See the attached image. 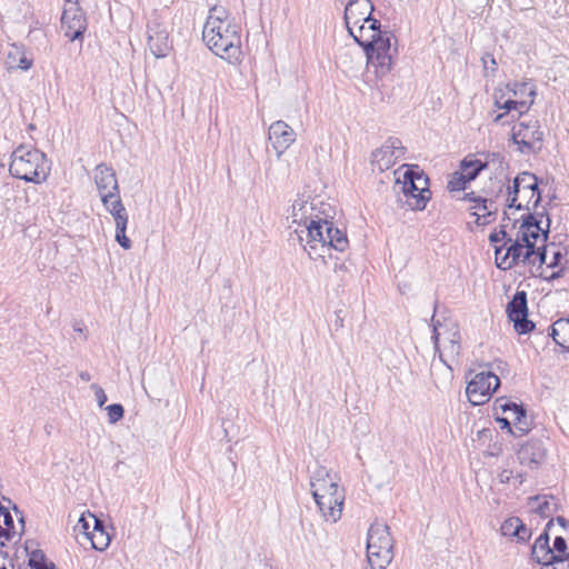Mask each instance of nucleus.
<instances>
[{
    "label": "nucleus",
    "instance_id": "obj_1",
    "mask_svg": "<svg viewBox=\"0 0 569 569\" xmlns=\"http://www.w3.org/2000/svg\"><path fill=\"white\" fill-rule=\"evenodd\" d=\"M202 39L210 51L229 63L237 64L242 60L240 27L226 8L214 6L209 10Z\"/></svg>",
    "mask_w": 569,
    "mask_h": 569
},
{
    "label": "nucleus",
    "instance_id": "obj_2",
    "mask_svg": "<svg viewBox=\"0 0 569 569\" xmlns=\"http://www.w3.org/2000/svg\"><path fill=\"white\" fill-rule=\"evenodd\" d=\"M310 487L312 497L325 521L335 523L342 515L345 492L338 485L336 475L322 466H318L311 475Z\"/></svg>",
    "mask_w": 569,
    "mask_h": 569
},
{
    "label": "nucleus",
    "instance_id": "obj_3",
    "mask_svg": "<svg viewBox=\"0 0 569 569\" xmlns=\"http://www.w3.org/2000/svg\"><path fill=\"white\" fill-rule=\"evenodd\" d=\"M331 218L330 212L326 214L325 221L315 223L311 221L310 227L307 228H295L296 240L303 246L308 251L310 258L313 254L321 257L322 254L317 252L318 249H335L337 251H345L348 247V239L343 231L338 228H333L332 222L329 221Z\"/></svg>",
    "mask_w": 569,
    "mask_h": 569
},
{
    "label": "nucleus",
    "instance_id": "obj_4",
    "mask_svg": "<svg viewBox=\"0 0 569 569\" xmlns=\"http://www.w3.org/2000/svg\"><path fill=\"white\" fill-rule=\"evenodd\" d=\"M50 169V161L38 149L20 144L11 154L9 171L14 178L41 183L47 180Z\"/></svg>",
    "mask_w": 569,
    "mask_h": 569
},
{
    "label": "nucleus",
    "instance_id": "obj_5",
    "mask_svg": "<svg viewBox=\"0 0 569 569\" xmlns=\"http://www.w3.org/2000/svg\"><path fill=\"white\" fill-rule=\"evenodd\" d=\"M495 258L497 267L501 270L511 269L519 263L532 266L539 263L541 266L546 262V248L527 244L516 236L505 251L502 247H495Z\"/></svg>",
    "mask_w": 569,
    "mask_h": 569
},
{
    "label": "nucleus",
    "instance_id": "obj_6",
    "mask_svg": "<svg viewBox=\"0 0 569 569\" xmlns=\"http://www.w3.org/2000/svg\"><path fill=\"white\" fill-rule=\"evenodd\" d=\"M331 211L329 204L309 196H298L287 214V221L289 222V229H291V240H295V228H307L310 227L311 221L319 223L325 221L326 214Z\"/></svg>",
    "mask_w": 569,
    "mask_h": 569
},
{
    "label": "nucleus",
    "instance_id": "obj_7",
    "mask_svg": "<svg viewBox=\"0 0 569 569\" xmlns=\"http://www.w3.org/2000/svg\"><path fill=\"white\" fill-rule=\"evenodd\" d=\"M367 558L372 569H386L393 559V539L389 527L375 521L367 537Z\"/></svg>",
    "mask_w": 569,
    "mask_h": 569
},
{
    "label": "nucleus",
    "instance_id": "obj_8",
    "mask_svg": "<svg viewBox=\"0 0 569 569\" xmlns=\"http://www.w3.org/2000/svg\"><path fill=\"white\" fill-rule=\"evenodd\" d=\"M541 200L540 191L538 188V179L530 172L519 173L512 182V186H508V199L509 208L521 209L530 204L537 207Z\"/></svg>",
    "mask_w": 569,
    "mask_h": 569
},
{
    "label": "nucleus",
    "instance_id": "obj_9",
    "mask_svg": "<svg viewBox=\"0 0 569 569\" xmlns=\"http://www.w3.org/2000/svg\"><path fill=\"white\" fill-rule=\"evenodd\" d=\"M432 339L435 348L439 353L440 360L449 368L460 355V332L455 322L440 323L433 326Z\"/></svg>",
    "mask_w": 569,
    "mask_h": 569
},
{
    "label": "nucleus",
    "instance_id": "obj_10",
    "mask_svg": "<svg viewBox=\"0 0 569 569\" xmlns=\"http://www.w3.org/2000/svg\"><path fill=\"white\" fill-rule=\"evenodd\" d=\"M392 41L396 42L393 34L380 30L372 46L365 52L368 63L376 68V73L379 77L391 70L393 57L397 53V49L392 47Z\"/></svg>",
    "mask_w": 569,
    "mask_h": 569
},
{
    "label": "nucleus",
    "instance_id": "obj_11",
    "mask_svg": "<svg viewBox=\"0 0 569 569\" xmlns=\"http://www.w3.org/2000/svg\"><path fill=\"white\" fill-rule=\"evenodd\" d=\"M537 88L532 80L507 84L493 93V107H531L535 103Z\"/></svg>",
    "mask_w": 569,
    "mask_h": 569
},
{
    "label": "nucleus",
    "instance_id": "obj_12",
    "mask_svg": "<svg viewBox=\"0 0 569 569\" xmlns=\"http://www.w3.org/2000/svg\"><path fill=\"white\" fill-rule=\"evenodd\" d=\"M500 386V379L492 371H481L468 382L466 393L472 406L486 403Z\"/></svg>",
    "mask_w": 569,
    "mask_h": 569
},
{
    "label": "nucleus",
    "instance_id": "obj_13",
    "mask_svg": "<svg viewBox=\"0 0 569 569\" xmlns=\"http://www.w3.org/2000/svg\"><path fill=\"white\" fill-rule=\"evenodd\" d=\"M106 210L112 216L116 224V241L124 250H129L132 247L131 240L126 236V230L129 221V214L126 207L122 203L120 193L106 194L101 199Z\"/></svg>",
    "mask_w": 569,
    "mask_h": 569
},
{
    "label": "nucleus",
    "instance_id": "obj_14",
    "mask_svg": "<svg viewBox=\"0 0 569 569\" xmlns=\"http://www.w3.org/2000/svg\"><path fill=\"white\" fill-rule=\"evenodd\" d=\"M406 148L398 138H389L371 154L373 170L383 172L392 168L397 161L405 158Z\"/></svg>",
    "mask_w": 569,
    "mask_h": 569
},
{
    "label": "nucleus",
    "instance_id": "obj_15",
    "mask_svg": "<svg viewBox=\"0 0 569 569\" xmlns=\"http://www.w3.org/2000/svg\"><path fill=\"white\" fill-rule=\"evenodd\" d=\"M148 46L156 58L167 57L172 49L168 26L160 17L152 18L148 23Z\"/></svg>",
    "mask_w": 569,
    "mask_h": 569
},
{
    "label": "nucleus",
    "instance_id": "obj_16",
    "mask_svg": "<svg viewBox=\"0 0 569 569\" xmlns=\"http://www.w3.org/2000/svg\"><path fill=\"white\" fill-rule=\"evenodd\" d=\"M507 313L519 335L529 333L535 329V323L528 319L527 293L525 291H518L513 296L507 306Z\"/></svg>",
    "mask_w": 569,
    "mask_h": 569
},
{
    "label": "nucleus",
    "instance_id": "obj_17",
    "mask_svg": "<svg viewBox=\"0 0 569 569\" xmlns=\"http://www.w3.org/2000/svg\"><path fill=\"white\" fill-rule=\"evenodd\" d=\"M541 220H537L532 214H527L517 231V237L520 241L537 247V241L541 238L545 240L548 237L550 221L547 219L546 228H543Z\"/></svg>",
    "mask_w": 569,
    "mask_h": 569
},
{
    "label": "nucleus",
    "instance_id": "obj_18",
    "mask_svg": "<svg viewBox=\"0 0 569 569\" xmlns=\"http://www.w3.org/2000/svg\"><path fill=\"white\" fill-rule=\"evenodd\" d=\"M62 28L64 34L71 41L82 39L83 32L86 31V18L80 8L76 3L66 8L61 17Z\"/></svg>",
    "mask_w": 569,
    "mask_h": 569
},
{
    "label": "nucleus",
    "instance_id": "obj_19",
    "mask_svg": "<svg viewBox=\"0 0 569 569\" xmlns=\"http://www.w3.org/2000/svg\"><path fill=\"white\" fill-rule=\"evenodd\" d=\"M373 6L370 0H350L345 8V22L348 30L357 28V24L373 19L371 13Z\"/></svg>",
    "mask_w": 569,
    "mask_h": 569
},
{
    "label": "nucleus",
    "instance_id": "obj_20",
    "mask_svg": "<svg viewBox=\"0 0 569 569\" xmlns=\"http://www.w3.org/2000/svg\"><path fill=\"white\" fill-rule=\"evenodd\" d=\"M546 453V448L540 440H529L519 448L517 457L521 466L533 470L545 461Z\"/></svg>",
    "mask_w": 569,
    "mask_h": 569
},
{
    "label": "nucleus",
    "instance_id": "obj_21",
    "mask_svg": "<svg viewBox=\"0 0 569 569\" xmlns=\"http://www.w3.org/2000/svg\"><path fill=\"white\" fill-rule=\"evenodd\" d=\"M94 182L101 199L106 194L119 193L118 180L112 168L106 164L97 166L94 170Z\"/></svg>",
    "mask_w": 569,
    "mask_h": 569
},
{
    "label": "nucleus",
    "instance_id": "obj_22",
    "mask_svg": "<svg viewBox=\"0 0 569 569\" xmlns=\"http://www.w3.org/2000/svg\"><path fill=\"white\" fill-rule=\"evenodd\" d=\"M353 40L362 47L363 51L372 46L375 38L379 36L380 22L376 19H369L368 22L357 24V28L348 30Z\"/></svg>",
    "mask_w": 569,
    "mask_h": 569
},
{
    "label": "nucleus",
    "instance_id": "obj_23",
    "mask_svg": "<svg viewBox=\"0 0 569 569\" xmlns=\"http://www.w3.org/2000/svg\"><path fill=\"white\" fill-rule=\"evenodd\" d=\"M497 403L503 412H508L513 421L515 428L525 435L530 430L531 421L527 411L521 405H517L506 399H498Z\"/></svg>",
    "mask_w": 569,
    "mask_h": 569
},
{
    "label": "nucleus",
    "instance_id": "obj_24",
    "mask_svg": "<svg viewBox=\"0 0 569 569\" xmlns=\"http://www.w3.org/2000/svg\"><path fill=\"white\" fill-rule=\"evenodd\" d=\"M498 161L500 166H502V159L500 154L493 153L491 161H485L482 162L479 159H473L472 157L465 158L459 167V171L463 173V177L468 181L475 180L478 174L483 170L489 168L491 162Z\"/></svg>",
    "mask_w": 569,
    "mask_h": 569
},
{
    "label": "nucleus",
    "instance_id": "obj_25",
    "mask_svg": "<svg viewBox=\"0 0 569 569\" xmlns=\"http://www.w3.org/2000/svg\"><path fill=\"white\" fill-rule=\"evenodd\" d=\"M269 139L276 148L287 149L295 141V132L286 122L276 121L269 127Z\"/></svg>",
    "mask_w": 569,
    "mask_h": 569
},
{
    "label": "nucleus",
    "instance_id": "obj_26",
    "mask_svg": "<svg viewBox=\"0 0 569 569\" xmlns=\"http://www.w3.org/2000/svg\"><path fill=\"white\" fill-rule=\"evenodd\" d=\"M410 177L412 182H415L419 189V193H417L416 202H411L409 199L407 201L412 209L423 210L431 194L428 188L429 180L422 172H416L412 169H410Z\"/></svg>",
    "mask_w": 569,
    "mask_h": 569
},
{
    "label": "nucleus",
    "instance_id": "obj_27",
    "mask_svg": "<svg viewBox=\"0 0 569 569\" xmlns=\"http://www.w3.org/2000/svg\"><path fill=\"white\" fill-rule=\"evenodd\" d=\"M532 559L540 565H550L556 560V556L551 552L549 546V537L547 532L541 533L535 541L531 550Z\"/></svg>",
    "mask_w": 569,
    "mask_h": 569
},
{
    "label": "nucleus",
    "instance_id": "obj_28",
    "mask_svg": "<svg viewBox=\"0 0 569 569\" xmlns=\"http://www.w3.org/2000/svg\"><path fill=\"white\" fill-rule=\"evenodd\" d=\"M472 216L476 217V223L479 226H486L490 223L497 213V207L495 206L492 198L479 199V202L471 207Z\"/></svg>",
    "mask_w": 569,
    "mask_h": 569
},
{
    "label": "nucleus",
    "instance_id": "obj_29",
    "mask_svg": "<svg viewBox=\"0 0 569 569\" xmlns=\"http://www.w3.org/2000/svg\"><path fill=\"white\" fill-rule=\"evenodd\" d=\"M92 530L90 531V539L92 548L99 551L106 550L111 541L110 535L106 531L103 521L97 517H91Z\"/></svg>",
    "mask_w": 569,
    "mask_h": 569
},
{
    "label": "nucleus",
    "instance_id": "obj_30",
    "mask_svg": "<svg viewBox=\"0 0 569 569\" xmlns=\"http://www.w3.org/2000/svg\"><path fill=\"white\" fill-rule=\"evenodd\" d=\"M539 131L536 123L526 124L523 121H521L512 128V138L515 142L526 147H531L532 142L536 139H539V137H537Z\"/></svg>",
    "mask_w": 569,
    "mask_h": 569
},
{
    "label": "nucleus",
    "instance_id": "obj_31",
    "mask_svg": "<svg viewBox=\"0 0 569 569\" xmlns=\"http://www.w3.org/2000/svg\"><path fill=\"white\" fill-rule=\"evenodd\" d=\"M529 506L533 512L539 515L541 518H549L556 512V502L553 498L547 496H536L529 499Z\"/></svg>",
    "mask_w": 569,
    "mask_h": 569
},
{
    "label": "nucleus",
    "instance_id": "obj_32",
    "mask_svg": "<svg viewBox=\"0 0 569 569\" xmlns=\"http://www.w3.org/2000/svg\"><path fill=\"white\" fill-rule=\"evenodd\" d=\"M551 337L553 338L555 342L562 348L569 350V318L568 319H558L552 325V332Z\"/></svg>",
    "mask_w": 569,
    "mask_h": 569
},
{
    "label": "nucleus",
    "instance_id": "obj_33",
    "mask_svg": "<svg viewBox=\"0 0 569 569\" xmlns=\"http://www.w3.org/2000/svg\"><path fill=\"white\" fill-rule=\"evenodd\" d=\"M393 176H395V179H396V183L397 184L401 183L400 188H401L402 192L405 193V196L408 197V198H411L413 200V202H416L417 193H419V189L417 188L415 182H412V180H411L410 168H408L402 173V181H401V176H400V171L399 170H395L393 171Z\"/></svg>",
    "mask_w": 569,
    "mask_h": 569
},
{
    "label": "nucleus",
    "instance_id": "obj_34",
    "mask_svg": "<svg viewBox=\"0 0 569 569\" xmlns=\"http://www.w3.org/2000/svg\"><path fill=\"white\" fill-rule=\"evenodd\" d=\"M1 525H2V531L1 532V540L9 541L12 539L16 535L19 533L17 530L11 513L9 512L8 508L4 507V515H1Z\"/></svg>",
    "mask_w": 569,
    "mask_h": 569
},
{
    "label": "nucleus",
    "instance_id": "obj_35",
    "mask_svg": "<svg viewBox=\"0 0 569 569\" xmlns=\"http://www.w3.org/2000/svg\"><path fill=\"white\" fill-rule=\"evenodd\" d=\"M29 566L31 569H57L54 565L47 560L41 550H34L29 557Z\"/></svg>",
    "mask_w": 569,
    "mask_h": 569
},
{
    "label": "nucleus",
    "instance_id": "obj_36",
    "mask_svg": "<svg viewBox=\"0 0 569 569\" xmlns=\"http://www.w3.org/2000/svg\"><path fill=\"white\" fill-rule=\"evenodd\" d=\"M469 181L463 177V173H461L459 170L455 171L449 180H448V189L450 191H461L466 189V184Z\"/></svg>",
    "mask_w": 569,
    "mask_h": 569
},
{
    "label": "nucleus",
    "instance_id": "obj_37",
    "mask_svg": "<svg viewBox=\"0 0 569 569\" xmlns=\"http://www.w3.org/2000/svg\"><path fill=\"white\" fill-rule=\"evenodd\" d=\"M481 62L483 67V74L486 78H492L495 77L497 70H498V63L492 54L485 53L481 57Z\"/></svg>",
    "mask_w": 569,
    "mask_h": 569
},
{
    "label": "nucleus",
    "instance_id": "obj_38",
    "mask_svg": "<svg viewBox=\"0 0 569 569\" xmlns=\"http://www.w3.org/2000/svg\"><path fill=\"white\" fill-rule=\"evenodd\" d=\"M521 520L518 517H511L507 519L501 526V532L503 536L515 537L521 528Z\"/></svg>",
    "mask_w": 569,
    "mask_h": 569
},
{
    "label": "nucleus",
    "instance_id": "obj_39",
    "mask_svg": "<svg viewBox=\"0 0 569 569\" xmlns=\"http://www.w3.org/2000/svg\"><path fill=\"white\" fill-rule=\"evenodd\" d=\"M551 552H553V556L557 558H567L569 556L568 545L563 537L558 536L555 538Z\"/></svg>",
    "mask_w": 569,
    "mask_h": 569
},
{
    "label": "nucleus",
    "instance_id": "obj_40",
    "mask_svg": "<svg viewBox=\"0 0 569 569\" xmlns=\"http://www.w3.org/2000/svg\"><path fill=\"white\" fill-rule=\"evenodd\" d=\"M110 423H117L123 418L124 409L120 403H112L106 407Z\"/></svg>",
    "mask_w": 569,
    "mask_h": 569
},
{
    "label": "nucleus",
    "instance_id": "obj_41",
    "mask_svg": "<svg viewBox=\"0 0 569 569\" xmlns=\"http://www.w3.org/2000/svg\"><path fill=\"white\" fill-rule=\"evenodd\" d=\"M511 237L507 233L505 229H500L499 231H495L489 236V241L491 243H498L503 241L502 248L503 250L507 248L508 243L511 242Z\"/></svg>",
    "mask_w": 569,
    "mask_h": 569
},
{
    "label": "nucleus",
    "instance_id": "obj_42",
    "mask_svg": "<svg viewBox=\"0 0 569 569\" xmlns=\"http://www.w3.org/2000/svg\"><path fill=\"white\" fill-rule=\"evenodd\" d=\"M91 517H96L93 513L88 512V515H82L78 521V526L82 530V532L87 536H90V531L92 530V520Z\"/></svg>",
    "mask_w": 569,
    "mask_h": 569
},
{
    "label": "nucleus",
    "instance_id": "obj_43",
    "mask_svg": "<svg viewBox=\"0 0 569 569\" xmlns=\"http://www.w3.org/2000/svg\"><path fill=\"white\" fill-rule=\"evenodd\" d=\"M21 50L22 48L19 46H11V49L7 54V63L9 68H16V64L18 63V57L21 56Z\"/></svg>",
    "mask_w": 569,
    "mask_h": 569
},
{
    "label": "nucleus",
    "instance_id": "obj_44",
    "mask_svg": "<svg viewBox=\"0 0 569 569\" xmlns=\"http://www.w3.org/2000/svg\"><path fill=\"white\" fill-rule=\"evenodd\" d=\"M90 388H91V389L93 390V392H94V396H96V400H97V402H98V406H99L100 408H102V407L106 405L107 400H108V398H107V395H106L104 390H103L99 385H97V383H92Z\"/></svg>",
    "mask_w": 569,
    "mask_h": 569
},
{
    "label": "nucleus",
    "instance_id": "obj_45",
    "mask_svg": "<svg viewBox=\"0 0 569 569\" xmlns=\"http://www.w3.org/2000/svg\"><path fill=\"white\" fill-rule=\"evenodd\" d=\"M32 66V60L29 59L26 53L23 52V49L21 50V56L18 57V63L16 64V68H19L21 70H28Z\"/></svg>",
    "mask_w": 569,
    "mask_h": 569
},
{
    "label": "nucleus",
    "instance_id": "obj_46",
    "mask_svg": "<svg viewBox=\"0 0 569 569\" xmlns=\"http://www.w3.org/2000/svg\"><path fill=\"white\" fill-rule=\"evenodd\" d=\"M561 260H562L561 251L556 250L552 252V259L549 262L546 260V262L543 264H547L549 268H555V267H558L561 264Z\"/></svg>",
    "mask_w": 569,
    "mask_h": 569
},
{
    "label": "nucleus",
    "instance_id": "obj_47",
    "mask_svg": "<svg viewBox=\"0 0 569 569\" xmlns=\"http://www.w3.org/2000/svg\"><path fill=\"white\" fill-rule=\"evenodd\" d=\"M0 569H13L12 560L2 551H0Z\"/></svg>",
    "mask_w": 569,
    "mask_h": 569
},
{
    "label": "nucleus",
    "instance_id": "obj_48",
    "mask_svg": "<svg viewBox=\"0 0 569 569\" xmlns=\"http://www.w3.org/2000/svg\"><path fill=\"white\" fill-rule=\"evenodd\" d=\"M553 569H569V560L567 558H556L552 562Z\"/></svg>",
    "mask_w": 569,
    "mask_h": 569
},
{
    "label": "nucleus",
    "instance_id": "obj_49",
    "mask_svg": "<svg viewBox=\"0 0 569 569\" xmlns=\"http://www.w3.org/2000/svg\"><path fill=\"white\" fill-rule=\"evenodd\" d=\"M498 477L501 483H508L513 478V473L511 470L503 469Z\"/></svg>",
    "mask_w": 569,
    "mask_h": 569
},
{
    "label": "nucleus",
    "instance_id": "obj_50",
    "mask_svg": "<svg viewBox=\"0 0 569 569\" xmlns=\"http://www.w3.org/2000/svg\"><path fill=\"white\" fill-rule=\"evenodd\" d=\"M519 540H527L530 537L529 529L526 528V526L521 522V528H519V532L515 535Z\"/></svg>",
    "mask_w": 569,
    "mask_h": 569
},
{
    "label": "nucleus",
    "instance_id": "obj_51",
    "mask_svg": "<svg viewBox=\"0 0 569 569\" xmlns=\"http://www.w3.org/2000/svg\"><path fill=\"white\" fill-rule=\"evenodd\" d=\"M497 422L500 425L501 429H507L509 432H512L509 418H497Z\"/></svg>",
    "mask_w": 569,
    "mask_h": 569
},
{
    "label": "nucleus",
    "instance_id": "obj_52",
    "mask_svg": "<svg viewBox=\"0 0 569 569\" xmlns=\"http://www.w3.org/2000/svg\"><path fill=\"white\" fill-rule=\"evenodd\" d=\"M510 111H516L518 112V117L521 118L523 116L522 112L519 111V109H507V112L505 113H500V114H497L493 119L495 122H499L500 120H502L505 117H507L509 114Z\"/></svg>",
    "mask_w": 569,
    "mask_h": 569
},
{
    "label": "nucleus",
    "instance_id": "obj_53",
    "mask_svg": "<svg viewBox=\"0 0 569 569\" xmlns=\"http://www.w3.org/2000/svg\"><path fill=\"white\" fill-rule=\"evenodd\" d=\"M479 199H483V197L476 196L475 192L466 193L463 200L472 201L475 204L479 202Z\"/></svg>",
    "mask_w": 569,
    "mask_h": 569
},
{
    "label": "nucleus",
    "instance_id": "obj_54",
    "mask_svg": "<svg viewBox=\"0 0 569 569\" xmlns=\"http://www.w3.org/2000/svg\"><path fill=\"white\" fill-rule=\"evenodd\" d=\"M79 377H80V379H81L82 381H86V382H88V381H90V380H91V375H90L88 371H81V372L79 373Z\"/></svg>",
    "mask_w": 569,
    "mask_h": 569
},
{
    "label": "nucleus",
    "instance_id": "obj_55",
    "mask_svg": "<svg viewBox=\"0 0 569 569\" xmlns=\"http://www.w3.org/2000/svg\"><path fill=\"white\" fill-rule=\"evenodd\" d=\"M526 477H527V475H526V473H523V472H519V473H517V476L515 477V479H517V480H518V482H519V485H521V483L526 480Z\"/></svg>",
    "mask_w": 569,
    "mask_h": 569
},
{
    "label": "nucleus",
    "instance_id": "obj_56",
    "mask_svg": "<svg viewBox=\"0 0 569 569\" xmlns=\"http://www.w3.org/2000/svg\"><path fill=\"white\" fill-rule=\"evenodd\" d=\"M503 188H505V181L499 180L498 181V191H497L496 197H498V194L502 192Z\"/></svg>",
    "mask_w": 569,
    "mask_h": 569
},
{
    "label": "nucleus",
    "instance_id": "obj_57",
    "mask_svg": "<svg viewBox=\"0 0 569 569\" xmlns=\"http://www.w3.org/2000/svg\"><path fill=\"white\" fill-rule=\"evenodd\" d=\"M74 331L79 332V333H83V328L82 327H79L78 325L74 326Z\"/></svg>",
    "mask_w": 569,
    "mask_h": 569
},
{
    "label": "nucleus",
    "instance_id": "obj_58",
    "mask_svg": "<svg viewBox=\"0 0 569 569\" xmlns=\"http://www.w3.org/2000/svg\"><path fill=\"white\" fill-rule=\"evenodd\" d=\"M22 528H23V519L21 518L20 519V530H22Z\"/></svg>",
    "mask_w": 569,
    "mask_h": 569
}]
</instances>
